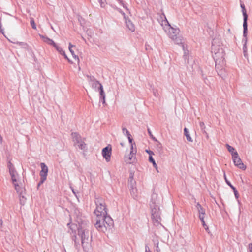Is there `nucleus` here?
Instances as JSON below:
<instances>
[{"mask_svg": "<svg viewBox=\"0 0 252 252\" xmlns=\"http://www.w3.org/2000/svg\"><path fill=\"white\" fill-rule=\"evenodd\" d=\"M2 29H3L2 27V25H1V24H0V30H2Z\"/></svg>", "mask_w": 252, "mask_h": 252, "instance_id": "60", "label": "nucleus"}, {"mask_svg": "<svg viewBox=\"0 0 252 252\" xmlns=\"http://www.w3.org/2000/svg\"><path fill=\"white\" fill-rule=\"evenodd\" d=\"M98 2L100 3L101 7L104 6V2L103 1V0H98Z\"/></svg>", "mask_w": 252, "mask_h": 252, "instance_id": "46", "label": "nucleus"}, {"mask_svg": "<svg viewBox=\"0 0 252 252\" xmlns=\"http://www.w3.org/2000/svg\"><path fill=\"white\" fill-rule=\"evenodd\" d=\"M150 207L151 209L153 208H159V201L157 200V195L153 194L151 196V199L150 202Z\"/></svg>", "mask_w": 252, "mask_h": 252, "instance_id": "11", "label": "nucleus"}, {"mask_svg": "<svg viewBox=\"0 0 252 252\" xmlns=\"http://www.w3.org/2000/svg\"><path fill=\"white\" fill-rule=\"evenodd\" d=\"M133 179V175H132L131 173L130 174V175L129 176V179L130 180V181H131Z\"/></svg>", "mask_w": 252, "mask_h": 252, "instance_id": "56", "label": "nucleus"}, {"mask_svg": "<svg viewBox=\"0 0 252 252\" xmlns=\"http://www.w3.org/2000/svg\"><path fill=\"white\" fill-rule=\"evenodd\" d=\"M81 243L83 250L85 252H88L91 247L89 241L81 242Z\"/></svg>", "mask_w": 252, "mask_h": 252, "instance_id": "19", "label": "nucleus"}, {"mask_svg": "<svg viewBox=\"0 0 252 252\" xmlns=\"http://www.w3.org/2000/svg\"><path fill=\"white\" fill-rule=\"evenodd\" d=\"M232 158L235 166L243 170H246L247 167L243 163L237 152H236L235 153L233 154V157Z\"/></svg>", "mask_w": 252, "mask_h": 252, "instance_id": "6", "label": "nucleus"}, {"mask_svg": "<svg viewBox=\"0 0 252 252\" xmlns=\"http://www.w3.org/2000/svg\"><path fill=\"white\" fill-rule=\"evenodd\" d=\"M244 37V38L242 39V42L243 43V54L245 58L248 57V53H247V38L246 37Z\"/></svg>", "mask_w": 252, "mask_h": 252, "instance_id": "16", "label": "nucleus"}, {"mask_svg": "<svg viewBox=\"0 0 252 252\" xmlns=\"http://www.w3.org/2000/svg\"><path fill=\"white\" fill-rule=\"evenodd\" d=\"M91 85L93 89H95V91H99V92H100L101 87H103L102 85L100 83L99 81L97 80L92 83Z\"/></svg>", "mask_w": 252, "mask_h": 252, "instance_id": "17", "label": "nucleus"}, {"mask_svg": "<svg viewBox=\"0 0 252 252\" xmlns=\"http://www.w3.org/2000/svg\"><path fill=\"white\" fill-rule=\"evenodd\" d=\"M240 6L242 9V12L243 16V36L246 37L247 36L248 33V14L247 13V11L245 8V6L244 3H241Z\"/></svg>", "mask_w": 252, "mask_h": 252, "instance_id": "5", "label": "nucleus"}, {"mask_svg": "<svg viewBox=\"0 0 252 252\" xmlns=\"http://www.w3.org/2000/svg\"><path fill=\"white\" fill-rule=\"evenodd\" d=\"M78 235L81 238V242L88 241H89V233L88 232H86L85 230L83 229L81 226L80 225L77 228Z\"/></svg>", "mask_w": 252, "mask_h": 252, "instance_id": "9", "label": "nucleus"}, {"mask_svg": "<svg viewBox=\"0 0 252 252\" xmlns=\"http://www.w3.org/2000/svg\"><path fill=\"white\" fill-rule=\"evenodd\" d=\"M147 131H148V133L150 136V137L154 141H157V139L155 137H154L153 136V135L152 134V133L151 131V130L148 128V129H147Z\"/></svg>", "mask_w": 252, "mask_h": 252, "instance_id": "33", "label": "nucleus"}, {"mask_svg": "<svg viewBox=\"0 0 252 252\" xmlns=\"http://www.w3.org/2000/svg\"><path fill=\"white\" fill-rule=\"evenodd\" d=\"M118 1H120V0H117Z\"/></svg>", "mask_w": 252, "mask_h": 252, "instance_id": "64", "label": "nucleus"}, {"mask_svg": "<svg viewBox=\"0 0 252 252\" xmlns=\"http://www.w3.org/2000/svg\"><path fill=\"white\" fill-rule=\"evenodd\" d=\"M95 204L96 206L100 205L102 206V204H105L104 201L102 198H95Z\"/></svg>", "mask_w": 252, "mask_h": 252, "instance_id": "24", "label": "nucleus"}, {"mask_svg": "<svg viewBox=\"0 0 252 252\" xmlns=\"http://www.w3.org/2000/svg\"><path fill=\"white\" fill-rule=\"evenodd\" d=\"M116 9L123 16L124 19L126 17L125 13L122 11L121 9L116 7Z\"/></svg>", "mask_w": 252, "mask_h": 252, "instance_id": "37", "label": "nucleus"}, {"mask_svg": "<svg viewBox=\"0 0 252 252\" xmlns=\"http://www.w3.org/2000/svg\"><path fill=\"white\" fill-rule=\"evenodd\" d=\"M183 57L184 58L185 60L187 58V55H186V52H185V54L183 56Z\"/></svg>", "mask_w": 252, "mask_h": 252, "instance_id": "58", "label": "nucleus"}, {"mask_svg": "<svg viewBox=\"0 0 252 252\" xmlns=\"http://www.w3.org/2000/svg\"><path fill=\"white\" fill-rule=\"evenodd\" d=\"M184 135H185V136L186 137L187 141H188L189 142L193 141V140L190 135L188 129L186 127H185L184 129Z\"/></svg>", "mask_w": 252, "mask_h": 252, "instance_id": "20", "label": "nucleus"}, {"mask_svg": "<svg viewBox=\"0 0 252 252\" xmlns=\"http://www.w3.org/2000/svg\"><path fill=\"white\" fill-rule=\"evenodd\" d=\"M0 33H1L5 37V35L4 34V30L3 29L0 30Z\"/></svg>", "mask_w": 252, "mask_h": 252, "instance_id": "57", "label": "nucleus"}, {"mask_svg": "<svg viewBox=\"0 0 252 252\" xmlns=\"http://www.w3.org/2000/svg\"><path fill=\"white\" fill-rule=\"evenodd\" d=\"M99 101L103 104L105 103V94L103 90V87H101L100 92H99Z\"/></svg>", "mask_w": 252, "mask_h": 252, "instance_id": "18", "label": "nucleus"}, {"mask_svg": "<svg viewBox=\"0 0 252 252\" xmlns=\"http://www.w3.org/2000/svg\"><path fill=\"white\" fill-rule=\"evenodd\" d=\"M196 207L197 209V210H198L199 209H200V208H201L202 207L201 205V204L198 202L196 205Z\"/></svg>", "mask_w": 252, "mask_h": 252, "instance_id": "44", "label": "nucleus"}, {"mask_svg": "<svg viewBox=\"0 0 252 252\" xmlns=\"http://www.w3.org/2000/svg\"><path fill=\"white\" fill-rule=\"evenodd\" d=\"M122 131L123 134L125 135H126V136H128V133H130L128 130L125 127H123L122 128Z\"/></svg>", "mask_w": 252, "mask_h": 252, "instance_id": "39", "label": "nucleus"}, {"mask_svg": "<svg viewBox=\"0 0 252 252\" xmlns=\"http://www.w3.org/2000/svg\"><path fill=\"white\" fill-rule=\"evenodd\" d=\"M40 167L41 168L40 171L39 175L40 177L47 179L48 172V168L45 163L41 162L40 163Z\"/></svg>", "mask_w": 252, "mask_h": 252, "instance_id": "10", "label": "nucleus"}, {"mask_svg": "<svg viewBox=\"0 0 252 252\" xmlns=\"http://www.w3.org/2000/svg\"><path fill=\"white\" fill-rule=\"evenodd\" d=\"M198 212L199 213V215H205V210L203 207L200 208V209L198 210Z\"/></svg>", "mask_w": 252, "mask_h": 252, "instance_id": "38", "label": "nucleus"}, {"mask_svg": "<svg viewBox=\"0 0 252 252\" xmlns=\"http://www.w3.org/2000/svg\"><path fill=\"white\" fill-rule=\"evenodd\" d=\"M0 221H1V225H2V220H1V219L0 220Z\"/></svg>", "mask_w": 252, "mask_h": 252, "instance_id": "62", "label": "nucleus"}, {"mask_svg": "<svg viewBox=\"0 0 252 252\" xmlns=\"http://www.w3.org/2000/svg\"><path fill=\"white\" fill-rule=\"evenodd\" d=\"M156 251L157 252H160V250L158 247V242H157V246H156Z\"/></svg>", "mask_w": 252, "mask_h": 252, "instance_id": "49", "label": "nucleus"}, {"mask_svg": "<svg viewBox=\"0 0 252 252\" xmlns=\"http://www.w3.org/2000/svg\"><path fill=\"white\" fill-rule=\"evenodd\" d=\"M75 47V46L74 45H73L71 43H69L68 48H69L70 52L71 53L73 57L75 59H77L78 60V61L79 62V59L78 56L75 55L74 51L72 49V47Z\"/></svg>", "mask_w": 252, "mask_h": 252, "instance_id": "21", "label": "nucleus"}, {"mask_svg": "<svg viewBox=\"0 0 252 252\" xmlns=\"http://www.w3.org/2000/svg\"><path fill=\"white\" fill-rule=\"evenodd\" d=\"M202 226H203V227L204 228V229H205L207 233H209L210 232L208 226L206 224H205V225H202Z\"/></svg>", "mask_w": 252, "mask_h": 252, "instance_id": "42", "label": "nucleus"}, {"mask_svg": "<svg viewBox=\"0 0 252 252\" xmlns=\"http://www.w3.org/2000/svg\"><path fill=\"white\" fill-rule=\"evenodd\" d=\"M151 217L155 223H159L161 220V211L159 208H153L151 209Z\"/></svg>", "mask_w": 252, "mask_h": 252, "instance_id": "7", "label": "nucleus"}, {"mask_svg": "<svg viewBox=\"0 0 252 252\" xmlns=\"http://www.w3.org/2000/svg\"><path fill=\"white\" fill-rule=\"evenodd\" d=\"M202 133L205 134V135L207 138H209L208 134L207 133V132L206 131H204V132Z\"/></svg>", "mask_w": 252, "mask_h": 252, "instance_id": "53", "label": "nucleus"}, {"mask_svg": "<svg viewBox=\"0 0 252 252\" xmlns=\"http://www.w3.org/2000/svg\"><path fill=\"white\" fill-rule=\"evenodd\" d=\"M205 215H199V218L202 223V225H205V222L204 220V216Z\"/></svg>", "mask_w": 252, "mask_h": 252, "instance_id": "34", "label": "nucleus"}, {"mask_svg": "<svg viewBox=\"0 0 252 252\" xmlns=\"http://www.w3.org/2000/svg\"><path fill=\"white\" fill-rule=\"evenodd\" d=\"M226 148L227 149V150L230 152L231 153V156H232V158L233 157V154H234V153H235L236 152H237L235 148L234 147H233L232 146L229 145V144H227L226 145Z\"/></svg>", "mask_w": 252, "mask_h": 252, "instance_id": "25", "label": "nucleus"}, {"mask_svg": "<svg viewBox=\"0 0 252 252\" xmlns=\"http://www.w3.org/2000/svg\"><path fill=\"white\" fill-rule=\"evenodd\" d=\"M125 7H124V8L126 9L127 10H128V9L127 7L126 6V4H125Z\"/></svg>", "mask_w": 252, "mask_h": 252, "instance_id": "59", "label": "nucleus"}, {"mask_svg": "<svg viewBox=\"0 0 252 252\" xmlns=\"http://www.w3.org/2000/svg\"><path fill=\"white\" fill-rule=\"evenodd\" d=\"M146 152L149 154V157H153V155H154V152L150 150H146Z\"/></svg>", "mask_w": 252, "mask_h": 252, "instance_id": "41", "label": "nucleus"}, {"mask_svg": "<svg viewBox=\"0 0 252 252\" xmlns=\"http://www.w3.org/2000/svg\"><path fill=\"white\" fill-rule=\"evenodd\" d=\"M71 190H72V192L73 193V194H74L75 195V196L76 197V198H78V196H77V194L78 193V192H76L75 191V190L74 189H73L72 188H71Z\"/></svg>", "mask_w": 252, "mask_h": 252, "instance_id": "48", "label": "nucleus"}, {"mask_svg": "<svg viewBox=\"0 0 252 252\" xmlns=\"http://www.w3.org/2000/svg\"><path fill=\"white\" fill-rule=\"evenodd\" d=\"M118 2L120 3V4L121 5H122V6H123V7H125V4L124 3V2L122 0H120V1H119Z\"/></svg>", "mask_w": 252, "mask_h": 252, "instance_id": "51", "label": "nucleus"}, {"mask_svg": "<svg viewBox=\"0 0 252 252\" xmlns=\"http://www.w3.org/2000/svg\"><path fill=\"white\" fill-rule=\"evenodd\" d=\"M163 15L165 19L162 21V22H164L165 26H167L169 27V32H168V34L169 37L174 39L175 38H176V37L178 34H179L180 32V29L178 28H174L172 27L170 25V24L168 21L167 19H166L165 15L164 13L162 14Z\"/></svg>", "mask_w": 252, "mask_h": 252, "instance_id": "4", "label": "nucleus"}, {"mask_svg": "<svg viewBox=\"0 0 252 252\" xmlns=\"http://www.w3.org/2000/svg\"><path fill=\"white\" fill-rule=\"evenodd\" d=\"M149 161L150 163H152L153 167L156 169L157 172H158L159 171L158 170V165H157V163H156V161H155V159H154V158H153V157L151 156L150 157H149Z\"/></svg>", "mask_w": 252, "mask_h": 252, "instance_id": "23", "label": "nucleus"}, {"mask_svg": "<svg viewBox=\"0 0 252 252\" xmlns=\"http://www.w3.org/2000/svg\"><path fill=\"white\" fill-rule=\"evenodd\" d=\"M153 94L156 97H158V93L157 90H153Z\"/></svg>", "mask_w": 252, "mask_h": 252, "instance_id": "45", "label": "nucleus"}, {"mask_svg": "<svg viewBox=\"0 0 252 252\" xmlns=\"http://www.w3.org/2000/svg\"><path fill=\"white\" fill-rule=\"evenodd\" d=\"M15 186V189L16 190L17 192H19L20 191L19 189V186L18 184V183L16 182H14V183H13Z\"/></svg>", "mask_w": 252, "mask_h": 252, "instance_id": "40", "label": "nucleus"}, {"mask_svg": "<svg viewBox=\"0 0 252 252\" xmlns=\"http://www.w3.org/2000/svg\"><path fill=\"white\" fill-rule=\"evenodd\" d=\"M127 137L128 139V141L131 145V147H130L131 151H130V155L131 156H129V159L130 160H131L132 159V157H133V155H134V153L133 152V145L135 144V143L134 142L133 143V139L132 138V136H131V135L130 134V133H128V136H127Z\"/></svg>", "mask_w": 252, "mask_h": 252, "instance_id": "14", "label": "nucleus"}, {"mask_svg": "<svg viewBox=\"0 0 252 252\" xmlns=\"http://www.w3.org/2000/svg\"><path fill=\"white\" fill-rule=\"evenodd\" d=\"M232 189L233 190V191L234 192V194L235 198L237 199L238 203L240 204V202L239 200L238 199V198H239V193H238V191L236 189V188H234L233 189Z\"/></svg>", "mask_w": 252, "mask_h": 252, "instance_id": "29", "label": "nucleus"}, {"mask_svg": "<svg viewBox=\"0 0 252 252\" xmlns=\"http://www.w3.org/2000/svg\"><path fill=\"white\" fill-rule=\"evenodd\" d=\"M46 180V179H45V178L40 177V181L38 183L37 186L38 189H39V187L41 186V185H42L45 181Z\"/></svg>", "mask_w": 252, "mask_h": 252, "instance_id": "35", "label": "nucleus"}, {"mask_svg": "<svg viewBox=\"0 0 252 252\" xmlns=\"http://www.w3.org/2000/svg\"><path fill=\"white\" fill-rule=\"evenodd\" d=\"M86 77L88 79V82L91 84L93 83V82H94V81L96 80V79L93 76L87 75Z\"/></svg>", "mask_w": 252, "mask_h": 252, "instance_id": "28", "label": "nucleus"}, {"mask_svg": "<svg viewBox=\"0 0 252 252\" xmlns=\"http://www.w3.org/2000/svg\"><path fill=\"white\" fill-rule=\"evenodd\" d=\"M7 167L9 169V171L11 170H15L13 164L10 161H9L7 163Z\"/></svg>", "mask_w": 252, "mask_h": 252, "instance_id": "30", "label": "nucleus"}, {"mask_svg": "<svg viewBox=\"0 0 252 252\" xmlns=\"http://www.w3.org/2000/svg\"><path fill=\"white\" fill-rule=\"evenodd\" d=\"M10 175L11 177V180L13 183H14V182H17L16 178L15 177V175L17 174V172L16 170H11L9 171Z\"/></svg>", "mask_w": 252, "mask_h": 252, "instance_id": "22", "label": "nucleus"}, {"mask_svg": "<svg viewBox=\"0 0 252 252\" xmlns=\"http://www.w3.org/2000/svg\"><path fill=\"white\" fill-rule=\"evenodd\" d=\"M248 248L250 252H252V243L249 244Z\"/></svg>", "mask_w": 252, "mask_h": 252, "instance_id": "43", "label": "nucleus"}, {"mask_svg": "<svg viewBox=\"0 0 252 252\" xmlns=\"http://www.w3.org/2000/svg\"><path fill=\"white\" fill-rule=\"evenodd\" d=\"M204 83L207 85H209V82L207 78H206L204 79Z\"/></svg>", "mask_w": 252, "mask_h": 252, "instance_id": "52", "label": "nucleus"}, {"mask_svg": "<svg viewBox=\"0 0 252 252\" xmlns=\"http://www.w3.org/2000/svg\"><path fill=\"white\" fill-rule=\"evenodd\" d=\"M112 147L110 144L108 145L102 150V156L107 162L110 161Z\"/></svg>", "mask_w": 252, "mask_h": 252, "instance_id": "8", "label": "nucleus"}, {"mask_svg": "<svg viewBox=\"0 0 252 252\" xmlns=\"http://www.w3.org/2000/svg\"><path fill=\"white\" fill-rule=\"evenodd\" d=\"M39 36L44 42L54 47L60 54L64 56V58L66 59L69 63L71 64L73 63V62L69 58H68L65 54V51L62 49V48L57 45V44L55 43L52 39H51L47 36L42 34H39Z\"/></svg>", "mask_w": 252, "mask_h": 252, "instance_id": "2", "label": "nucleus"}, {"mask_svg": "<svg viewBox=\"0 0 252 252\" xmlns=\"http://www.w3.org/2000/svg\"><path fill=\"white\" fill-rule=\"evenodd\" d=\"M118 2L120 3V4L121 5H122V6H123V7H125V4L124 3V2L122 0H120V1H119Z\"/></svg>", "mask_w": 252, "mask_h": 252, "instance_id": "50", "label": "nucleus"}, {"mask_svg": "<svg viewBox=\"0 0 252 252\" xmlns=\"http://www.w3.org/2000/svg\"><path fill=\"white\" fill-rule=\"evenodd\" d=\"M71 136L73 141L76 144L80 143V142L82 141L81 135L78 132H72L71 133Z\"/></svg>", "mask_w": 252, "mask_h": 252, "instance_id": "15", "label": "nucleus"}, {"mask_svg": "<svg viewBox=\"0 0 252 252\" xmlns=\"http://www.w3.org/2000/svg\"><path fill=\"white\" fill-rule=\"evenodd\" d=\"M13 43H15V42H13ZM15 44H16L19 46H21L23 47H24V48H25L27 46V43H26L25 42H17L15 43Z\"/></svg>", "mask_w": 252, "mask_h": 252, "instance_id": "36", "label": "nucleus"}, {"mask_svg": "<svg viewBox=\"0 0 252 252\" xmlns=\"http://www.w3.org/2000/svg\"><path fill=\"white\" fill-rule=\"evenodd\" d=\"M121 145L122 146H123V143H121Z\"/></svg>", "mask_w": 252, "mask_h": 252, "instance_id": "63", "label": "nucleus"}, {"mask_svg": "<svg viewBox=\"0 0 252 252\" xmlns=\"http://www.w3.org/2000/svg\"><path fill=\"white\" fill-rule=\"evenodd\" d=\"M74 242L75 246L76 247H77V246L79 245V241H77L76 240V241H74Z\"/></svg>", "mask_w": 252, "mask_h": 252, "instance_id": "55", "label": "nucleus"}, {"mask_svg": "<svg viewBox=\"0 0 252 252\" xmlns=\"http://www.w3.org/2000/svg\"><path fill=\"white\" fill-rule=\"evenodd\" d=\"M94 213L97 217L94 226L98 231L105 233L107 231H112L114 225V221L110 216L108 215L105 204H102V206H96Z\"/></svg>", "mask_w": 252, "mask_h": 252, "instance_id": "1", "label": "nucleus"}, {"mask_svg": "<svg viewBox=\"0 0 252 252\" xmlns=\"http://www.w3.org/2000/svg\"><path fill=\"white\" fill-rule=\"evenodd\" d=\"M125 20L127 28L129 29L130 31H131V32H133L135 31V26L133 23L128 18V17H126V18H125Z\"/></svg>", "mask_w": 252, "mask_h": 252, "instance_id": "13", "label": "nucleus"}, {"mask_svg": "<svg viewBox=\"0 0 252 252\" xmlns=\"http://www.w3.org/2000/svg\"><path fill=\"white\" fill-rule=\"evenodd\" d=\"M145 252H151V251H150L149 248L147 245H146V246H145Z\"/></svg>", "mask_w": 252, "mask_h": 252, "instance_id": "47", "label": "nucleus"}, {"mask_svg": "<svg viewBox=\"0 0 252 252\" xmlns=\"http://www.w3.org/2000/svg\"><path fill=\"white\" fill-rule=\"evenodd\" d=\"M154 244H155V245L156 246H156H157V243H155H155H154Z\"/></svg>", "mask_w": 252, "mask_h": 252, "instance_id": "61", "label": "nucleus"}, {"mask_svg": "<svg viewBox=\"0 0 252 252\" xmlns=\"http://www.w3.org/2000/svg\"><path fill=\"white\" fill-rule=\"evenodd\" d=\"M211 49L212 52L214 53L213 58L216 61V63L217 60L220 62L221 60L223 61L224 59L225 53L221 47L215 45L214 42H212Z\"/></svg>", "mask_w": 252, "mask_h": 252, "instance_id": "3", "label": "nucleus"}, {"mask_svg": "<svg viewBox=\"0 0 252 252\" xmlns=\"http://www.w3.org/2000/svg\"><path fill=\"white\" fill-rule=\"evenodd\" d=\"M67 225L69 226L70 229L72 231V233H73V235L72 236V240L73 241H76L77 236L76 235V229H77L78 226L76 224L74 223H68Z\"/></svg>", "mask_w": 252, "mask_h": 252, "instance_id": "12", "label": "nucleus"}, {"mask_svg": "<svg viewBox=\"0 0 252 252\" xmlns=\"http://www.w3.org/2000/svg\"><path fill=\"white\" fill-rule=\"evenodd\" d=\"M202 133L205 134V135L207 138H209L208 134L207 133V132L206 131H204V132Z\"/></svg>", "mask_w": 252, "mask_h": 252, "instance_id": "54", "label": "nucleus"}, {"mask_svg": "<svg viewBox=\"0 0 252 252\" xmlns=\"http://www.w3.org/2000/svg\"><path fill=\"white\" fill-rule=\"evenodd\" d=\"M30 23H31V25L32 28L33 29H35V30L36 29V24L35 23L34 19L33 18H31L30 19Z\"/></svg>", "mask_w": 252, "mask_h": 252, "instance_id": "31", "label": "nucleus"}, {"mask_svg": "<svg viewBox=\"0 0 252 252\" xmlns=\"http://www.w3.org/2000/svg\"><path fill=\"white\" fill-rule=\"evenodd\" d=\"M78 148L79 149H81V150H85V149L86 148V144L85 143V142L83 141H82L81 142H80V143H78Z\"/></svg>", "mask_w": 252, "mask_h": 252, "instance_id": "27", "label": "nucleus"}, {"mask_svg": "<svg viewBox=\"0 0 252 252\" xmlns=\"http://www.w3.org/2000/svg\"><path fill=\"white\" fill-rule=\"evenodd\" d=\"M224 178L227 185L229 186L232 189H233L235 187L231 183V182L227 179L226 174L224 173Z\"/></svg>", "mask_w": 252, "mask_h": 252, "instance_id": "26", "label": "nucleus"}, {"mask_svg": "<svg viewBox=\"0 0 252 252\" xmlns=\"http://www.w3.org/2000/svg\"><path fill=\"white\" fill-rule=\"evenodd\" d=\"M199 126L200 127L201 131L202 132H203L204 131H206L205 130L206 126H205V124H204L203 122H199Z\"/></svg>", "mask_w": 252, "mask_h": 252, "instance_id": "32", "label": "nucleus"}]
</instances>
